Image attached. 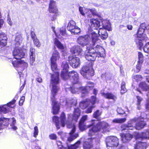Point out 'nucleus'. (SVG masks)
Segmentation results:
<instances>
[{
	"mask_svg": "<svg viewBox=\"0 0 149 149\" xmlns=\"http://www.w3.org/2000/svg\"><path fill=\"white\" fill-rule=\"evenodd\" d=\"M31 37L33 40L36 39L37 38L34 32L31 31Z\"/></svg>",
	"mask_w": 149,
	"mask_h": 149,
	"instance_id": "obj_61",
	"label": "nucleus"
},
{
	"mask_svg": "<svg viewBox=\"0 0 149 149\" xmlns=\"http://www.w3.org/2000/svg\"><path fill=\"white\" fill-rule=\"evenodd\" d=\"M61 77L64 80L70 78L72 82L74 84L77 83L79 81L78 74L77 72L74 71L65 73L64 75L62 74L61 75Z\"/></svg>",
	"mask_w": 149,
	"mask_h": 149,
	"instance_id": "obj_6",
	"label": "nucleus"
},
{
	"mask_svg": "<svg viewBox=\"0 0 149 149\" xmlns=\"http://www.w3.org/2000/svg\"><path fill=\"white\" fill-rule=\"evenodd\" d=\"M143 49L145 52L149 53V42L146 43L143 47Z\"/></svg>",
	"mask_w": 149,
	"mask_h": 149,
	"instance_id": "obj_51",
	"label": "nucleus"
},
{
	"mask_svg": "<svg viewBox=\"0 0 149 149\" xmlns=\"http://www.w3.org/2000/svg\"><path fill=\"white\" fill-rule=\"evenodd\" d=\"M16 101L15 100H13L7 104H5L2 106L0 107V112H2L4 113H6L10 111V108H13L15 107V103Z\"/></svg>",
	"mask_w": 149,
	"mask_h": 149,
	"instance_id": "obj_12",
	"label": "nucleus"
},
{
	"mask_svg": "<svg viewBox=\"0 0 149 149\" xmlns=\"http://www.w3.org/2000/svg\"><path fill=\"white\" fill-rule=\"evenodd\" d=\"M146 143L140 142L136 144L135 149H146Z\"/></svg>",
	"mask_w": 149,
	"mask_h": 149,
	"instance_id": "obj_37",
	"label": "nucleus"
},
{
	"mask_svg": "<svg viewBox=\"0 0 149 149\" xmlns=\"http://www.w3.org/2000/svg\"><path fill=\"white\" fill-rule=\"evenodd\" d=\"M94 45L92 49H94V51L96 53L98 57H101L104 58L105 57V50L102 46L97 45L94 47Z\"/></svg>",
	"mask_w": 149,
	"mask_h": 149,
	"instance_id": "obj_15",
	"label": "nucleus"
},
{
	"mask_svg": "<svg viewBox=\"0 0 149 149\" xmlns=\"http://www.w3.org/2000/svg\"><path fill=\"white\" fill-rule=\"evenodd\" d=\"M81 74L85 78L89 79L94 74V71L89 65L84 66L80 71Z\"/></svg>",
	"mask_w": 149,
	"mask_h": 149,
	"instance_id": "obj_7",
	"label": "nucleus"
},
{
	"mask_svg": "<svg viewBox=\"0 0 149 149\" xmlns=\"http://www.w3.org/2000/svg\"><path fill=\"white\" fill-rule=\"evenodd\" d=\"M51 67L52 70L53 71L56 70L57 69V66L56 65V62L51 61Z\"/></svg>",
	"mask_w": 149,
	"mask_h": 149,
	"instance_id": "obj_46",
	"label": "nucleus"
},
{
	"mask_svg": "<svg viewBox=\"0 0 149 149\" xmlns=\"http://www.w3.org/2000/svg\"><path fill=\"white\" fill-rule=\"evenodd\" d=\"M25 100V97L24 96H22L20 98V99L19 102V105L21 106H22Z\"/></svg>",
	"mask_w": 149,
	"mask_h": 149,
	"instance_id": "obj_59",
	"label": "nucleus"
},
{
	"mask_svg": "<svg viewBox=\"0 0 149 149\" xmlns=\"http://www.w3.org/2000/svg\"><path fill=\"white\" fill-rule=\"evenodd\" d=\"M146 109L149 110V99L147 100V103L146 105ZM149 129L146 131V133L143 132L142 133L141 137L142 138L148 139H149Z\"/></svg>",
	"mask_w": 149,
	"mask_h": 149,
	"instance_id": "obj_25",
	"label": "nucleus"
},
{
	"mask_svg": "<svg viewBox=\"0 0 149 149\" xmlns=\"http://www.w3.org/2000/svg\"><path fill=\"white\" fill-rule=\"evenodd\" d=\"M133 123H134V120H133L132 121V122L131 123L129 122L128 125H123L121 126V128L122 130H127V131L129 130H132L134 128V127L133 126H132L133 125H131V124H133Z\"/></svg>",
	"mask_w": 149,
	"mask_h": 149,
	"instance_id": "obj_27",
	"label": "nucleus"
},
{
	"mask_svg": "<svg viewBox=\"0 0 149 149\" xmlns=\"http://www.w3.org/2000/svg\"><path fill=\"white\" fill-rule=\"evenodd\" d=\"M12 63L19 74L21 73V71L23 70L28 65L26 62L22 60L14 61L12 62Z\"/></svg>",
	"mask_w": 149,
	"mask_h": 149,
	"instance_id": "obj_8",
	"label": "nucleus"
},
{
	"mask_svg": "<svg viewBox=\"0 0 149 149\" xmlns=\"http://www.w3.org/2000/svg\"><path fill=\"white\" fill-rule=\"evenodd\" d=\"M77 103L76 99H72L66 102V105L68 107H70L72 105H75Z\"/></svg>",
	"mask_w": 149,
	"mask_h": 149,
	"instance_id": "obj_38",
	"label": "nucleus"
},
{
	"mask_svg": "<svg viewBox=\"0 0 149 149\" xmlns=\"http://www.w3.org/2000/svg\"><path fill=\"white\" fill-rule=\"evenodd\" d=\"M117 111L118 113L120 114H123L125 113V111L121 108H118Z\"/></svg>",
	"mask_w": 149,
	"mask_h": 149,
	"instance_id": "obj_57",
	"label": "nucleus"
},
{
	"mask_svg": "<svg viewBox=\"0 0 149 149\" xmlns=\"http://www.w3.org/2000/svg\"><path fill=\"white\" fill-rule=\"evenodd\" d=\"M53 121L55 123V124L56 127L58 129L60 128V126L59 125V121L58 118L56 116H54L53 117Z\"/></svg>",
	"mask_w": 149,
	"mask_h": 149,
	"instance_id": "obj_41",
	"label": "nucleus"
},
{
	"mask_svg": "<svg viewBox=\"0 0 149 149\" xmlns=\"http://www.w3.org/2000/svg\"><path fill=\"white\" fill-rule=\"evenodd\" d=\"M133 78L137 81L141 80L142 79V77L139 75H134L133 76Z\"/></svg>",
	"mask_w": 149,
	"mask_h": 149,
	"instance_id": "obj_54",
	"label": "nucleus"
},
{
	"mask_svg": "<svg viewBox=\"0 0 149 149\" xmlns=\"http://www.w3.org/2000/svg\"><path fill=\"white\" fill-rule=\"evenodd\" d=\"M90 22L91 27L94 29H97L100 26V22L96 19H91Z\"/></svg>",
	"mask_w": 149,
	"mask_h": 149,
	"instance_id": "obj_20",
	"label": "nucleus"
},
{
	"mask_svg": "<svg viewBox=\"0 0 149 149\" xmlns=\"http://www.w3.org/2000/svg\"><path fill=\"white\" fill-rule=\"evenodd\" d=\"M54 45L60 49H64V46L56 38L54 39Z\"/></svg>",
	"mask_w": 149,
	"mask_h": 149,
	"instance_id": "obj_39",
	"label": "nucleus"
},
{
	"mask_svg": "<svg viewBox=\"0 0 149 149\" xmlns=\"http://www.w3.org/2000/svg\"><path fill=\"white\" fill-rule=\"evenodd\" d=\"M97 99L96 98L95 96H93L91 98L90 102L93 105L95 103Z\"/></svg>",
	"mask_w": 149,
	"mask_h": 149,
	"instance_id": "obj_58",
	"label": "nucleus"
},
{
	"mask_svg": "<svg viewBox=\"0 0 149 149\" xmlns=\"http://www.w3.org/2000/svg\"><path fill=\"white\" fill-rule=\"evenodd\" d=\"M120 136L121 137L122 140L123 142L125 143L129 141H130L133 137V136L129 134H121Z\"/></svg>",
	"mask_w": 149,
	"mask_h": 149,
	"instance_id": "obj_23",
	"label": "nucleus"
},
{
	"mask_svg": "<svg viewBox=\"0 0 149 149\" xmlns=\"http://www.w3.org/2000/svg\"><path fill=\"white\" fill-rule=\"evenodd\" d=\"M144 76L146 77L148 84L145 82H141L139 84V87L143 91H147L149 90V69L146 70Z\"/></svg>",
	"mask_w": 149,
	"mask_h": 149,
	"instance_id": "obj_14",
	"label": "nucleus"
},
{
	"mask_svg": "<svg viewBox=\"0 0 149 149\" xmlns=\"http://www.w3.org/2000/svg\"><path fill=\"white\" fill-rule=\"evenodd\" d=\"M94 86V84L93 83L91 82H89L88 83L87 86L86 87H81L80 88V90L81 91V96L83 97L85 95L87 94L88 93V90L93 87Z\"/></svg>",
	"mask_w": 149,
	"mask_h": 149,
	"instance_id": "obj_18",
	"label": "nucleus"
},
{
	"mask_svg": "<svg viewBox=\"0 0 149 149\" xmlns=\"http://www.w3.org/2000/svg\"><path fill=\"white\" fill-rule=\"evenodd\" d=\"M34 44L37 47H40V42L37 38L33 40Z\"/></svg>",
	"mask_w": 149,
	"mask_h": 149,
	"instance_id": "obj_55",
	"label": "nucleus"
},
{
	"mask_svg": "<svg viewBox=\"0 0 149 149\" xmlns=\"http://www.w3.org/2000/svg\"><path fill=\"white\" fill-rule=\"evenodd\" d=\"M55 1L51 0L49 4V11L50 13H56L58 11V10L55 5Z\"/></svg>",
	"mask_w": 149,
	"mask_h": 149,
	"instance_id": "obj_21",
	"label": "nucleus"
},
{
	"mask_svg": "<svg viewBox=\"0 0 149 149\" xmlns=\"http://www.w3.org/2000/svg\"><path fill=\"white\" fill-rule=\"evenodd\" d=\"M101 114V112L99 110H97L94 113L93 116L94 118H97L98 117L100 116Z\"/></svg>",
	"mask_w": 149,
	"mask_h": 149,
	"instance_id": "obj_52",
	"label": "nucleus"
},
{
	"mask_svg": "<svg viewBox=\"0 0 149 149\" xmlns=\"http://www.w3.org/2000/svg\"><path fill=\"white\" fill-rule=\"evenodd\" d=\"M10 120L12 121V123L10 125L11 128L14 130H16L17 129V127L15 126V125L16 123V120L14 118H11Z\"/></svg>",
	"mask_w": 149,
	"mask_h": 149,
	"instance_id": "obj_47",
	"label": "nucleus"
},
{
	"mask_svg": "<svg viewBox=\"0 0 149 149\" xmlns=\"http://www.w3.org/2000/svg\"><path fill=\"white\" fill-rule=\"evenodd\" d=\"M68 60L73 68H76L80 64V60L79 58L73 56H69Z\"/></svg>",
	"mask_w": 149,
	"mask_h": 149,
	"instance_id": "obj_17",
	"label": "nucleus"
},
{
	"mask_svg": "<svg viewBox=\"0 0 149 149\" xmlns=\"http://www.w3.org/2000/svg\"><path fill=\"white\" fill-rule=\"evenodd\" d=\"M59 75L58 72L55 71L54 74L51 75V84L52 85L51 94H56L58 90L59 87L56 85L59 83Z\"/></svg>",
	"mask_w": 149,
	"mask_h": 149,
	"instance_id": "obj_5",
	"label": "nucleus"
},
{
	"mask_svg": "<svg viewBox=\"0 0 149 149\" xmlns=\"http://www.w3.org/2000/svg\"><path fill=\"white\" fill-rule=\"evenodd\" d=\"M9 118H0V129L3 128V126H7L9 124Z\"/></svg>",
	"mask_w": 149,
	"mask_h": 149,
	"instance_id": "obj_24",
	"label": "nucleus"
},
{
	"mask_svg": "<svg viewBox=\"0 0 149 149\" xmlns=\"http://www.w3.org/2000/svg\"><path fill=\"white\" fill-rule=\"evenodd\" d=\"M70 51L72 53L76 55H79L82 53V50L79 46L77 45L74 46L71 48Z\"/></svg>",
	"mask_w": 149,
	"mask_h": 149,
	"instance_id": "obj_19",
	"label": "nucleus"
},
{
	"mask_svg": "<svg viewBox=\"0 0 149 149\" xmlns=\"http://www.w3.org/2000/svg\"><path fill=\"white\" fill-rule=\"evenodd\" d=\"M142 63H138V64L136 65V68L137 70V72H139L141 68V64Z\"/></svg>",
	"mask_w": 149,
	"mask_h": 149,
	"instance_id": "obj_63",
	"label": "nucleus"
},
{
	"mask_svg": "<svg viewBox=\"0 0 149 149\" xmlns=\"http://www.w3.org/2000/svg\"><path fill=\"white\" fill-rule=\"evenodd\" d=\"M76 23L73 20H70L68 22V26H67V29L68 31L71 32L76 26Z\"/></svg>",
	"mask_w": 149,
	"mask_h": 149,
	"instance_id": "obj_36",
	"label": "nucleus"
},
{
	"mask_svg": "<svg viewBox=\"0 0 149 149\" xmlns=\"http://www.w3.org/2000/svg\"><path fill=\"white\" fill-rule=\"evenodd\" d=\"M88 102L87 101L81 102L79 104L80 107L82 109L85 108L87 107Z\"/></svg>",
	"mask_w": 149,
	"mask_h": 149,
	"instance_id": "obj_44",
	"label": "nucleus"
},
{
	"mask_svg": "<svg viewBox=\"0 0 149 149\" xmlns=\"http://www.w3.org/2000/svg\"><path fill=\"white\" fill-rule=\"evenodd\" d=\"M120 93L121 94L125 93L127 91V90L125 88V83L124 82H122L121 85Z\"/></svg>",
	"mask_w": 149,
	"mask_h": 149,
	"instance_id": "obj_42",
	"label": "nucleus"
},
{
	"mask_svg": "<svg viewBox=\"0 0 149 149\" xmlns=\"http://www.w3.org/2000/svg\"><path fill=\"white\" fill-rule=\"evenodd\" d=\"M139 121L136 123L135 128L138 130H139L143 128L146 125L145 123L143 121L144 119L141 118L140 120H138Z\"/></svg>",
	"mask_w": 149,
	"mask_h": 149,
	"instance_id": "obj_31",
	"label": "nucleus"
},
{
	"mask_svg": "<svg viewBox=\"0 0 149 149\" xmlns=\"http://www.w3.org/2000/svg\"><path fill=\"white\" fill-rule=\"evenodd\" d=\"M139 60L138 61V63H143V56L141 52H139L138 54Z\"/></svg>",
	"mask_w": 149,
	"mask_h": 149,
	"instance_id": "obj_48",
	"label": "nucleus"
},
{
	"mask_svg": "<svg viewBox=\"0 0 149 149\" xmlns=\"http://www.w3.org/2000/svg\"><path fill=\"white\" fill-rule=\"evenodd\" d=\"M7 37L4 33H0V45L5 46L7 42Z\"/></svg>",
	"mask_w": 149,
	"mask_h": 149,
	"instance_id": "obj_22",
	"label": "nucleus"
},
{
	"mask_svg": "<svg viewBox=\"0 0 149 149\" xmlns=\"http://www.w3.org/2000/svg\"><path fill=\"white\" fill-rule=\"evenodd\" d=\"M60 58L59 54L57 50H54L53 52L52 57L51 58V61L56 62Z\"/></svg>",
	"mask_w": 149,
	"mask_h": 149,
	"instance_id": "obj_28",
	"label": "nucleus"
},
{
	"mask_svg": "<svg viewBox=\"0 0 149 149\" xmlns=\"http://www.w3.org/2000/svg\"><path fill=\"white\" fill-rule=\"evenodd\" d=\"M107 146L110 147H117L118 145V139L116 137L111 136L107 137L105 140Z\"/></svg>",
	"mask_w": 149,
	"mask_h": 149,
	"instance_id": "obj_9",
	"label": "nucleus"
},
{
	"mask_svg": "<svg viewBox=\"0 0 149 149\" xmlns=\"http://www.w3.org/2000/svg\"><path fill=\"white\" fill-rule=\"evenodd\" d=\"M80 111L79 108L75 109L72 117L71 115H69L68 120H65V115L63 112H62L61 115L60 119L62 126L64 127L65 125H66L68 128H72L67 138V141L69 142L72 141L78 136L79 135L78 134H74L75 127L74 125L72 123V120H73L77 121L80 116Z\"/></svg>",
	"mask_w": 149,
	"mask_h": 149,
	"instance_id": "obj_1",
	"label": "nucleus"
},
{
	"mask_svg": "<svg viewBox=\"0 0 149 149\" xmlns=\"http://www.w3.org/2000/svg\"><path fill=\"white\" fill-rule=\"evenodd\" d=\"M87 118L88 116L85 115L83 116L80 120L79 123V127L80 130L81 131L85 130L88 128L93 127V124L88 125V126H86L85 125L84 122L87 120Z\"/></svg>",
	"mask_w": 149,
	"mask_h": 149,
	"instance_id": "obj_16",
	"label": "nucleus"
},
{
	"mask_svg": "<svg viewBox=\"0 0 149 149\" xmlns=\"http://www.w3.org/2000/svg\"><path fill=\"white\" fill-rule=\"evenodd\" d=\"M109 127V125L106 122H99L96 125H93L91 129L89 130L88 135L89 136H92L94 135L96 132H99L102 130H105Z\"/></svg>",
	"mask_w": 149,
	"mask_h": 149,
	"instance_id": "obj_4",
	"label": "nucleus"
},
{
	"mask_svg": "<svg viewBox=\"0 0 149 149\" xmlns=\"http://www.w3.org/2000/svg\"><path fill=\"white\" fill-rule=\"evenodd\" d=\"M13 55L15 59H21L24 57L25 54L21 48L19 46H16L13 52Z\"/></svg>",
	"mask_w": 149,
	"mask_h": 149,
	"instance_id": "obj_11",
	"label": "nucleus"
},
{
	"mask_svg": "<svg viewBox=\"0 0 149 149\" xmlns=\"http://www.w3.org/2000/svg\"><path fill=\"white\" fill-rule=\"evenodd\" d=\"M93 47L87 48L85 52V58L88 61H94L97 57L96 53L94 51V49H92Z\"/></svg>",
	"mask_w": 149,
	"mask_h": 149,
	"instance_id": "obj_10",
	"label": "nucleus"
},
{
	"mask_svg": "<svg viewBox=\"0 0 149 149\" xmlns=\"http://www.w3.org/2000/svg\"><path fill=\"white\" fill-rule=\"evenodd\" d=\"M38 127L36 126H35L34 129L33 136L35 138L36 137L38 134Z\"/></svg>",
	"mask_w": 149,
	"mask_h": 149,
	"instance_id": "obj_53",
	"label": "nucleus"
},
{
	"mask_svg": "<svg viewBox=\"0 0 149 149\" xmlns=\"http://www.w3.org/2000/svg\"><path fill=\"white\" fill-rule=\"evenodd\" d=\"M94 139V138H88V140L90 141V142L85 141L83 143V146L84 149H89L92 147L91 142Z\"/></svg>",
	"mask_w": 149,
	"mask_h": 149,
	"instance_id": "obj_29",
	"label": "nucleus"
},
{
	"mask_svg": "<svg viewBox=\"0 0 149 149\" xmlns=\"http://www.w3.org/2000/svg\"><path fill=\"white\" fill-rule=\"evenodd\" d=\"M81 87L78 88L77 85H75L71 87H70V90L71 92L73 94L78 93L79 91H81L80 90V88Z\"/></svg>",
	"mask_w": 149,
	"mask_h": 149,
	"instance_id": "obj_35",
	"label": "nucleus"
},
{
	"mask_svg": "<svg viewBox=\"0 0 149 149\" xmlns=\"http://www.w3.org/2000/svg\"><path fill=\"white\" fill-rule=\"evenodd\" d=\"M16 47L18 46L22 43V40L21 35L19 33H17L16 35L15 39Z\"/></svg>",
	"mask_w": 149,
	"mask_h": 149,
	"instance_id": "obj_34",
	"label": "nucleus"
},
{
	"mask_svg": "<svg viewBox=\"0 0 149 149\" xmlns=\"http://www.w3.org/2000/svg\"><path fill=\"white\" fill-rule=\"evenodd\" d=\"M61 67L63 68V70L61 71V75L63 74L65 75V73H67L68 72V69L69 68V65L67 62L66 61H64L62 62Z\"/></svg>",
	"mask_w": 149,
	"mask_h": 149,
	"instance_id": "obj_33",
	"label": "nucleus"
},
{
	"mask_svg": "<svg viewBox=\"0 0 149 149\" xmlns=\"http://www.w3.org/2000/svg\"><path fill=\"white\" fill-rule=\"evenodd\" d=\"M29 55L30 56V64L31 65H33L35 61V54Z\"/></svg>",
	"mask_w": 149,
	"mask_h": 149,
	"instance_id": "obj_49",
	"label": "nucleus"
},
{
	"mask_svg": "<svg viewBox=\"0 0 149 149\" xmlns=\"http://www.w3.org/2000/svg\"><path fill=\"white\" fill-rule=\"evenodd\" d=\"M145 23H143L141 24L137 33V38L135 39L136 43L140 49L143 45V41L148 40V39L146 35L144 33L145 31Z\"/></svg>",
	"mask_w": 149,
	"mask_h": 149,
	"instance_id": "obj_3",
	"label": "nucleus"
},
{
	"mask_svg": "<svg viewBox=\"0 0 149 149\" xmlns=\"http://www.w3.org/2000/svg\"><path fill=\"white\" fill-rule=\"evenodd\" d=\"M56 144L59 149H63V148H65L63 146L61 142L59 141H56Z\"/></svg>",
	"mask_w": 149,
	"mask_h": 149,
	"instance_id": "obj_56",
	"label": "nucleus"
},
{
	"mask_svg": "<svg viewBox=\"0 0 149 149\" xmlns=\"http://www.w3.org/2000/svg\"><path fill=\"white\" fill-rule=\"evenodd\" d=\"M99 35L102 39H106L108 37V34L107 33L106 30L100 28L98 32Z\"/></svg>",
	"mask_w": 149,
	"mask_h": 149,
	"instance_id": "obj_26",
	"label": "nucleus"
},
{
	"mask_svg": "<svg viewBox=\"0 0 149 149\" xmlns=\"http://www.w3.org/2000/svg\"><path fill=\"white\" fill-rule=\"evenodd\" d=\"M56 94H51V100L52 101V112L54 114H58L60 110V105L55 100V96Z\"/></svg>",
	"mask_w": 149,
	"mask_h": 149,
	"instance_id": "obj_13",
	"label": "nucleus"
},
{
	"mask_svg": "<svg viewBox=\"0 0 149 149\" xmlns=\"http://www.w3.org/2000/svg\"><path fill=\"white\" fill-rule=\"evenodd\" d=\"M103 29L107 30L108 31H111L112 29L110 23L107 21H103L102 23Z\"/></svg>",
	"mask_w": 149,
	"mask_h": 149,
	"instance_id": "obj_30",
	"label": "nucleus"
},
{
	"mask_svg": "<svg viewBox=\"0 0 149 149\" xmlns=\"http://www.w3.org/2000/svg\"><path fill=\"white\" fill-rule=\"evenodd\" d=\"M126 120V118H115L113 120L112 122L115 123H121L125 122Z\"/></svg>",
	"mask_w": 149,
	"mask_h": 149,
	"instance_id": "obj_40",
	"label": "nucleus"
},
{
	"mask_svg": "<svg viewBox=\"0 0 149 149\" xmlns=\"http://www.w3.org/2000/svg\"><path fill=\"white\" fill-rule=\"evenodd\" d=\"M101 94L102 96L106 98L112 99L114 100H115L116 99V97L111 93H104L103 92L101 93Z\"/></svg>",
	"mask_w": 149,
	"mask_h": 149,
	"instance_id": "obj_32",
	"label": "nucleus"
},
{
	"mask_svg": "<svg viewBox=\"0 0 149 149\" xmlns=\"http://www.w3.org/2000/svg\"><path fill=\"white\" fill-rule=\"evenodd\" d=\"M94 107L92 105L89 108H88L86 111V112L87 113H90L92 112V108Z\"/></svg>",
	"mask_w": 149,
	"mask_h": 149,
	"instance_id": "obj_64",
	"label": "nucleus"
},
{
	"mask_svg": "<svg viewBox=\"0 0 149 149\" xmlns=\"http://www.w3.org/2000/svg\"><path fill=\"white\" fill-rule=\"evenodd\" d=\"M35 54V49L34 48L31 47L30 49L29 55Z\"/></svg>",
	"mask_w": 149,
	"mask_h": 149,
	"instance_id": "obj_62",
	"label": "nucleus"
},
{
	"mask_svg": "<svg viewBox=\"0 0 149 149\" xmlns=\"http://www.w3.org/2000/svg\"><path fill=\"white\" fill-rule=\"evenodd\" d=\"M137 99V104L138 106L137 108L138 109H140L139 107L141 102L143 100V99L140 96H136Z\"/></svg>",
	"mask_w": 149,
	"mask_h": 149,
	"instance_id": "obj_50",
	"label": "nucleus"
},
{
	"mask_svg": "<svg viewBox=\"0 0 149 149\" xmlns=\"http://www.w3.org/2000/svg\"><path fill=\"white\" fill-rule=\"evenodd\" d=\"M77 42L81 46L84 47L86 46V48L92 47L94 45L100 42V40L98 38L97 35L93 33L89 36H80L77 39Z\"/></svg>",
	"mask_w": 149,
	"mask_h": 149,
	"instance_id": "obj_2",
	"label": "nucleus"
},
{
	"mask_svg": "<svg viewBox=\"0 0 149 149\" xmlns=\"http://www.w3.org/2000/svg\"><path fill=\"white\" fill-rule=\"evenodd\" d=\"M81 141L80 140L78 141L74 145H73L75 146V148L77 149V148H79L81 145Z\"/></svg>",
	"mask_w": 149,
	"mask_h": 149,
	"instance_id": "obj_60",
	"label": "nucleus"
},
{
	"mask_svg": "<svg viewBox=\"0 0 149 149\" xmlns=\"http://www.w3.org/2000/svg\"><path fill=\"white\" fill-rule=\"evenodd\" d=\"M54 33H55V34L57 36L58 38H61V37H60V36H64L65 34V29L64 28H62L60 29V34L59 35V36H58L57 34L56 33L55 31H54Z\"/></svg>",
	"mask_w": 149,
	"mask_h": 149,
	"instance_id": "obj_45",
	"label": "nucleus"
},
{
	"mask_svg": "<svg viewBox=\"0 0 149 149\" xmlns=\"http://www.w3.org/2000/svg\"><path fill=\"white\" fill-rule=\"evenodd\" d=\"M81 30L77 26H76L72 31L71 33L74 34H77L80 33Z\"/></svg>",
	"mask_w": 149,
	"mask_h": 149,
	"instance_id": "obj_43",
	"label": "nucleus"
}]
</instances>
